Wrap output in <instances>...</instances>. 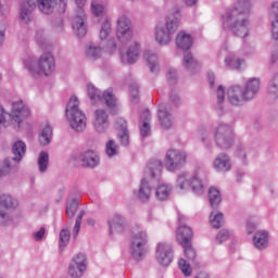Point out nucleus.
<instances>
[{"label": "nucleus", "instance_id": "obj_56", "mask_svg": "<svg viewBox=\"0 0 278 278\" xmlns=\"http://www.w3.org/2000/svg\"><path fill=\"white\" fill-rule=\"evenodd\" d=\"M247 229H248V233H253V230L255 229V225L248 223Z\"/></svg>", "mask_w": 278, "mask_h": 278}, {"label": "nucleus", "instance_id": "obj_7", "mask_svg": "<svg viewBox=\"0 0 278 278\" xmlns=\"http://www.w3.org/2000/svg\"><path fill=\"white\" fill-rule=\"evenodd\" d=\"M179 17H168L165 26H156L155 40L159 45H168L173 38V34L179 29Z\"/></svg>", "mask_w": 278, "mask_h": 278}, {"label": "nucleus", "instance_id": "obj_11", "mask_svg": "<svg viewBox=\"0 0 278 278\" xmlns=\"http://www.w3.org/2000/svg\"><path fill=\"white\" fill-rule=\"evenodd\" d=\"M87 92L91 101H103L108 105V108H114L116 105V99L114 98V91L112 89H108L104 91L103 96L99 92V89L93 85L87 86Z\"/></svg>", "mask_w": 278, "mask_h": 278}, {"label": "nucleus", "instance_id": "obj_50", "mask_svg": "<svg viewBox=\"0 0 278 278\" xmlns=\"http://www.w3.org/2000/svg\"><path fill=\"white\" fill-rule=\"evenodd\" d=\"M228 238L229 232L227 230H222L217 233L216 241L218 242V244H223V242H225V240H227Z\"/></svg>", "mask_w": 278, "mask_h": 278}, {"label": "nucleus", "instance_id": "obj_29", "mask_svg": "<svg viewBox=\"0 0 278 278\" xmlns=\"http://www.w3.org/2000/svg\"><path fill=\"white\" fill-rule=\"evenodd\" d=\"M214 167L216 170H229V168H231L229 157H227L225 154L217 156L214 161Z\"/></svg>", "mask_w": 278, "mask_h": 278}, {"label": "nucleus", "instance_id": "obj_21", "mask_svg": "<svg viewBox=\"0 0 278 278\" xmlns=\"http://www.w3.org/2000/svg\"><path fill=\"white\" fill-rule=\"evenodd\" d=\"M176 45L178 49L188 50L192 47V36L181 30L176 36Z\"/></svg>", "mask_w": 278, "mask_h": 278}, {"label": "nucleus", "instance_id": "obj_47", "mask_svg": "<svg viewBox=\"0 0 278 278\" xmlns=\"http://www.w3.org/2000/svg\"><path fill=\"white\" fill-rule=\"evenodd\" d=\"M71 240V232L66 229L61 230L60 232V248L66 247L67 242Z\"/></svg>", "mask_w": 278, "mask_h": 278}, {"label": "nucleus", "instance_id": "obj_49", "mask_svg": "<svg viewBox=\"0 0 278 278\" xmlns=\"http://www.w3.org/2000/svg\"><path fill=\"white\" fill-rule=\"evenodd\" d=\"M184 62H185L187 68H190V66H195L197 65V62H194V59L192 58V53H187L184 56Z\"/></svg>", "mask_w": 278, "mask_h": 278}, {"label": "nucleus", "instance_id": "obj_10", "mask_svg": "<svg viewBox=\"0 0 278 278\" xmlns=\"http://www.w3.org/2000/svg\"><path fill=\"white\" fill-rule=\"evenodd\" d=\"M116 36L118 41L123 42L124 45H127V42L131 41V38H134V33L131 31V22L125 15H122L117 20Z\"/></svg>", "mask_w": 278, "mask_h": 278}, {"label": "nucleus", "instance_id": "obj_61", "mask_svg": "<svg viewBox=\"0 0 278 278\" xmlns=\"http://www.w3.org/2000/svg\"><path fill=\"white\" fill-rule=\"evenodd\" d=\"M4 37H5V35L3 34V31H0V42H3Z\"/></svg>", "mask_w": 278, "mask_h": 278}, {"label": "nucleus", "instance_id": "obj_6", "mask_svg": "<svg viewBox=\"0 0 278 278\" xmlns=\"http://www.w3.org/2000/svg\"><path fill=\"white\" fill-rule=\"evenodd\" d=\"M26 68L31 75H45L48 77V75H51L55 71V59L52 53L47 52L39 58L35 67L26 63Z\"/></svg>", "mask_w": 278, "mask_h": 278}, {"label": "nucleus", "instance_id": "obj_48", "mask_svg": "<svg viewBox=\"0 0 278 278\" xmlns=\"http://www.w3.org/2000/svg\"><path fill=\"white\" fill-rule=\"evenodd\" d=\"M270 94H276L278 97V74L274 76L271 84L269 86Z\"/></svg>", "mask_w": 278, "mask_h": 278}, {"label": "nucleus", "instance_id": "obj_17", "mask_svg": "<svg viewBox=\"0 0 278 278\" xmlns=\"http://www.w3.org/2000/svg\"><path fill=\"white\" fill-rule=\"evenodd\" d=\"M178 186L180 190H186L191 187L195 194H203V184L197 177L189 179L188 176L182 175L178 178Z\"/></svg>", "mask_w": 278, "mask_h": 278}, {"label": "nucleus", "instance_id": "obj_36", "mask_svg": "<svg viewBox=\"0 0 278 278\" xmlns=\"http://www.w3.org/2000/svg\"><path fill=\"white\" fill-rule=\"evenodd\" d=\"M49 166V153L41 152L38 157V168L40 173H45Z\"/></svg>", "mask_w": 278, "mask_h": 278}, {"label": "nucleus", "instance_id": "obj_57", "mask_svg": "<svg viewBox=\"0 0 278 278\" xmlns=\"http://www.w3.org/2000/svg\"><path fill=\"white\" fill-rule=\"evenodd\" d=\"M168 76H169V81H173V79H176L177 74L175 72H169Z\"/></svg>", "mask_w": 278, "mask_h": 278}, {"label": "nucleus", "instance_id": "obj_13", "mask_svg": "<svg viewBox=\"0 0 278 278\" xmlns=\"http://www.w3.org/2000/svg\"><path fill=\"white\" fill-rule=\"evenodd\" d=\"M155 258L161 266H168L173 262V245L166 242L157 243Z\"/></svg>", "mask_w": 278, "mask_h": 278}, {"label": "nucleus", "instance_id": "obj_20", "mask_svg": "<svg viewBox=\"0 0 278 278\" xmlns=\"http://www.w3.org/2000/svg\"><path fill=\"white\" fill-rule=\"evenodd\" d=\"M109 121L108 113L103 109H98L93 114V126L98 131H104L108 129Z\"/></svg>", "mask_w": 278, "mask_h": 278}, {"label": "nucleus", "instance_id": "obj_18", "mask_svg": "<svg viewBox=\"0 0 278 278\" xmlns=\"http://www.w3.org/2000/svg\"><path fill=\"white\" fill-rule=\"evenodd\" d=\"M140 55V45L132 43L126 52L121 53L122 64H135Z\"/></svg>", "mask_w": 278, "mask_h": 278}, {"label": "nucleus", "instance_id": "obj_19", "mask_svg": "<svg viewBox=\"0 0 278 278\" xmlns=\"http://www.w3.org/2000/svg\"><path fill=\"white\" fill-rule=\"evenodd\" d=\"M192 238H194V232L190 226H180L176 231V241L180 247L192 243Z\"/></svg>", "mask_w": 278, "mask_h": 278}, {"label": "nucleus", "instance_id": "obj_25", "mask_svg": "<svg viewBox=\"0 0 278 278\" xmlns=\"http://www.w3.org/2000/svg\"><path fill=\"white\" fill-rule=\"evenodd\" d=\"M123 225H124L123 217H121L119 215H114L109 220L110 233H114V231H116L117 233H121V231L125 229Z\"/></svg>", "mask_w": 278, "mask_h": 278}, {"label": "nucleus", "instance_id": "obj_1", "mask_svg": "<svg viewBox=\"0 0 278 278\" xmlns=\"http://www.w3.org/2000/svg\"><path fill=\"white\" fill-rule=\"evenodd\" d=\"M251 12V3L249 0H238L237 5L222 15V24L224 29L238 36V38H247L249 36V13Z\"/></svg>", "mask_w": 278, "mask_h": 278}, {"label": "nucleus", "instance_id": "obj_63", "mask_svg": "<svg viewBox=\"0 0 278 278\" xmlns=\"http://www.w3.org/2000/svg\"><path fill=\"white\" fill-rule=\"evenodd\" d=\"M195 278H208V277H207V276H204V277L198 276V277H195Z\"/></svg>", "mask_w": 278, "mask_h": 278}, {"label": "nucleus", "instance_id": "obj_14", "mask_svg": "<svg viewBox=\"0 0 278 278\" xmlns=\"http://www.w3.org/2000/svg\"><path fill=\"white\" fill-rule=\"evenodd\" d=\"M29 108L23 103V101H15L12 104L11 114L9 115L10 118L14 123H17V126L21 127V123H23V118H27L29 116Z\"/></svg>", "mask_w": 278, "mask_h": 278}, {"label": "nucleus", "instance_id": "obj_9", "mask_svg": "<svg viewBox=\"0 0 278 278\" xmlns=\"http://www.w3.org/2000/svg\"><path fill=\"white\" fill-rule=\"evenodd\" d=\"M15 207H18V201L14 200L12 197L2 195L0 198V225H2V227L12 223V216L3 212V210H15Z\"/></svg>", "mask_w": 278, "mask_h": 278}, {"label": "nucleus", "instance_id": "obj_52", "mask_svg": "<svg viewBox=\"0 0 278 278\" xmlns=\"http://www.w3.org/2000/svg\"><path fill=\"white\" fill-rule=\"evenodd\" d=\"M10 173V161L5 160L3 167L0 169V177Z\"/></svg>", "mask_w": 278, "mask_h": 278}, {"label": "nucleus", "instance_id": "obj_34", "mask_svg": "<svg viewBox=\"0 0 278 278\" xmlns=\"http://www.w3.org/2000/svg\"><path fill=\"white\" fill-rule=\"evenodd\" d=\"M162 161H154L148 165V175L150 177H155V175L162 174Z\"/></svg>", "mask_w": 278, "mask_h": 278}, {"label": "nucleus", "instance_id": "obj_51", "mask_svg": "<svg viewBox=\"0 0 278 278\" xmlns=\"http://www.w3.org/2000/svg\"><path fill=\"white\" fill-rule=\"evenodd\" d=\"M149 134H151V126L149 125V123L143 122V125L141 127V136L146 138V136H148Z\"/></svg>", "mask_w": 278, "mask_h": 278}, {"label": "nucleus", "instance_id": "obj_40", "mask_svg": "<svg viewBox=\"0 0 278 278\" xmlns=\"http://www.w3.org/2000/svg\"><path fill=\"white\" fill-rule=\"evenodd\" d=\"M103 51L100 47H92L90 46L86 52L87 58H90L91 60H98V58H101V54Z\"/></svg>", "mask_w": 278, "mask_h": 278}, {"label": "nucleus", "instance_id": "obj_55", "mask_svg": "<svg viewBox=\"0 0 278 278\" xmlns=\"http://www.w3.org/2000/svg\"><path fill=\"white\" fill-rule=\"evenodd\" d=\"M45 228H40L37 232H35L34 238L35 240H42L45 238Z\"/></svg>", "mask_w": 278, "mask_h": 278}, {"label": "nucleus", "instance_id": "obj_39", "mask_svg": "<svg viewBox=\"0 0 278 278\" xmlns=\"http://www.w3.org/2000/svg\"><path fill=\"white\" fill-rule=\"evenodd\" d=\"M210 223L215 229H220V227H223V213H217L215 215L214 213H211Z\"/></svg>", "mask_w": 278, "mask_h": 278}, {"label": "nucleus", "instance_id": "obj_3", "mask_svg": "<svg viewBox=\"0 0 278 278\" xmlns=\"http://www.w3.org/2000/svg\"><path fill=\"white\" fill-rule=\"evenodd\" d=\"M260 90V79L252 78L242 90L239 86H232L228 89V101L231 105H242L244 101H251Z\"/></svg>", "mask_w": 278, "mask_h": 278}, {"label": "nucleus", "instance_id": "obj_22", "mask_svg": "<svg viewBox=\"0 0 278 278\" xmlns=\"http://www.w3.org/2000/svg\"><path fill=\"white\" fill-rule=\"evenodd\" d=\"M117 130H118V138L124 144V147H127L129 144V132L127 131V122L123 118H119L117 121Z\"/></svg>", "mask_w": 278, "mask_h": 278}, {"label": "nucleus", "instance_id": "obj_37", "mask_svg": "<svg viewBox=\"0 0 278 278\" xmlns=\"http://www.w3.org/2000/svg\"><path fill=\"white\" fill-rule=\"evenodd\" d=\"M178 268L185 277H190V275H192V267L190 266V263L184 258L178 260Z\"/></svg>", "mask_w": 278, "mask_h": 278}, {"label": "nucleus", "instance_id": "obj_58", "mask_svg": "<svg viewBox=\"0 0 278 278\" xmlns=\"http://www.w3.org/2000/svg\"><path fill=\"white\" fill-rule=\"evenodd\" d=\"M208 83H210V86L212 88L214 86V74L208 75Z\"/></svg>", "mask_w": 278, "mask_h": 278}, {"label": "nucleus", "instance_id": "obj_45", "mask_svg": "<svg viewBox=\"0 0 278 278\" xmlns=\"http://www.w3.org/2000/svg\"><path fill=\"white\" fill-rule=\"evenodd\" d=\"M79 207V204L77 203V201L72 200L66 207V214L70 218H73V216H75V213L77 212Z\"/></svg>", "mask_w": 278, "mask_h": 278}, {"label": "nucleus", "instance_id": "obj_53", "mask_svg": "<svg viewBox=\"0 0 278 278\" xmlns=\"http://www.w3.org/2000/svg\"><path fill=\"white\" fill-rule=\"evenodd\" d=\"M217 99L219 103H223V101H225V88L223 86H219L217 89Z\"/></svg>", "mask_w": 278, "mask_h": 278}, {"label": "nucleus", "instance_id": "obj_16", "mask_svg": "<svg viewBox=\"0 0 278 278\" xmlns=\"http://www.w3.org/2000/svg\"><path fill=\"white\" fill-rule=\"evenodd\" d=\"M86 273V255L78 254L70 264L68 274L73 278H79Z\"/></svg>", "mask_w": 278, "mask_h": 278}, {"label": "nucleus", "instance_id": "obj_26", "mask_svg": "<svg viewBox=\"0 0 278 278\" xmlns=\"http://www.w3.org/2000/svg\"><path fill=\"white\" fill-rule=\"evenodd\" d=\"M253 242L256 249H266L268 247V232L257 231L253 238Z\"/></svg>", "mask_w": 278, "mask_h": 278}, {"label": "nucleus", "instance_id": "obj_44", "mask_svg": "<svg viewBox=\"0 0 278 278\" xmlns=\"http://www.w3.org/2000/svg\"><path fill=\"white\" fill-rule=\"evenodd\" d=\"M91 12L92 14H94V16H101L103 12H105V9L102 7L101 3H99V1L93 0L91 2Z\"/></svg>", "mask_w": 278, "mask_h": 278}, {"label": "nucleus", "instance_id": "obj_2", "mask_svg": "<svg viewBox=\"0 0 278 278\" xmlns=\"http://www.w3.org/2000/svg\"><path fill=\"white\" fill-rule=\"evenodd\" d=\"M36 3L40 12L43 14H51L58 5V0H22L21 2V21L22 23H29L31 21V11L36 8ZM60 5L66 7V0H59Z\"/></svg>", "mask_w": 278, "mask_h": 278}, {"label": "nucleus", "instance_id": "obj_38", "mask_svg": "<svg viewBox=\"0 0 278 278\" xmlns=\"http://www.w3.org/2000/svg\"><path fill=\"white\" fill-rule=\"evenodd\" d=\"M225 62L227 64V66H230V68H240V66H242V64H244V61L236 58L235 55H228L225 59Z\"/></svg>", "mask_w": 278, "mask_h": 278}, {"label": "nucleus", "instance_id": "obj_28", "mask_svg": "<svg viewBox=\"0 0 278 278\" xmlns=\"http://www.w3.org/2000/svg\"><path fill=\"white\" fill-rule=\"evenodd\" d=\"M27 151V146L23 141H17L13 144V160L15 162H21L23 160V155H25Z\"/></svg>", "mask_w": 278, "mask_h": 278}, {"label": "nucleus", "instance_id": "obj_60", "mask_svg": "<svg viewBox=\"0 0 278 278\" xmlns=\"http://www.w3.org/2000/svg\"><path fill=\"white\" fill-rule=\"evenodd\" d=\"M198 0H185L187 5H194Z\"/></svg>", "mask_w": 278, "mask_h": 278}, {"label": "nucleus", "instance_id": "obj_23", "mask_svg": "<svg viewBox=\"0 0 278 278\" xmlns=\"http://www.w3.org/2000/svg\"><path fill=\"white\" fill-rule=\"evenodd\" d=\"M143 60H146L151 73H157L160 71V63L157 61V55L150 50L143 53Z\"/></svg>", "mask_w": 278, "mask_h": 278}, {"label": "nucleus", "instance_id": "obj_59", "mask_svg": "<svg viewBox=\"0 0 278 278\" xmlns=\"http://www.w3.org/2000/svg\"><path fill=\"white\" fill-rule=\"evenodd\" d=\"M151 117V113L149 112V110H146L144 112H143V118L146 119V121H148V118H150Z\"/></svg>", "mask_w": 278, "mask_h": 278}, {"label": "nucleus", "instance_id": "obj_46", "mask_svg": "<svg viewBox=\"0 0 278 278\" xmlns=\"http://www.w3.org/2000/svg\"><path fill=\"white\" fill-rule=\"evenodd\" d=\"M84 216H86V212L81 211L76 218L74 226V238H77L79 235V229H81V220H84Z\"/></svg>", "mask_w": 278, "mask_h": 278}, {"label": "nucleus", "instance_id": "obj_12", "mask_svg": "<svg viewBox=\"0 0 278 278\" xmlns=\"http://www.w3.org/2000/svg\"><path fill=\"white\" fill-rule=\"evenodd\" d=\"M186 160H188L186 152L170 149L166 153L165 166L167 170H177V168L186 164Z\"/></svg>", "mask_w": 278, "mask_h": 278}, {"label": "nucleus", "instance_id": "obj_43", "mask_svg": "<svg viewBox=\"0 0 278 278\" xmlns=\"http://www.w3.org/2000/svg\"><path fill=\"white\" fill-rule=\"evenodd\" d=\"M105 153L109 157H112L118 153V146L113 140H110L105 146Z\"/></svg>", "mask_w": 278, "mask_h": 278}, {"label": "nucleus", "instance_id": "obj_62", "mask_svg": "<svg viewBox=\"0 0 278 278\" xmlns=\"http://www.w3.org/2000/svg\"><path fill=\"white\" fill-rule=\"evenodd\" d=\"M88 225H94V219H88Z\"/></svg>", "mask_w": 278, "mask_h": 278}, {"label": "nucleus", "instance_id": "obj_30", "mask_svg": "<svg viewBox=\"0 0 278 278\" xmlns=\"http://www.w3.org/2000/svg\"><path fill=\"white\" fill-rule=\"evenodd\" d=\"M53 137V129H51V126L47 124L45 128L41 131V135L39 137V142L42 144V147H47L49 142H51V138Z\"/></svg>", "mask_w": 278, "mask_h": 278}, {"label": "nucleus", "instance_id": "obj_24", "mask_svg": "<svg viewBox=\"0 0 278 278\" xmlns=\"http://www.w3.org/2000/svg\"><path fill=\"white\" fill-rule=\"evenodd\" d=\"M83 166H88L89 168H94L99 164V155L94 151H87L81 155Z\"/></svg>", "mask_w": 278, "mask_h": 278}, {"label": "nucleus", "instance_id": "obj_64", "mask_svg": "<svg viewBox=\"0 0 278 278\" xmlns=\"http://www.w3.org/2000/svg\"><path fill=\"white\" fill-rule=\"evenodd\" d=\"M113 49H116V45H113Z\"/></svg>", "mask_w": 278, "mask_h": 278}, {"label": "nucleus", "instance_id": "obj_32", "mask_svg": "<svg viewBox=\"0 0 278 278\" xmlns=\"http://www.w3.org/2000/svg\"><path fill=\"white\" fill-rule=\"evenodd\" d=\"M155 197L159 201H166L170 197V187L166 185H160L156 188Z\"/></svg>", "mask_w": 278, "mask_h": 278}, {"label": "nucleus", "instance_id": "obj_8", "mask_svg": "<svg viewBox=\"0 0 278 278\" xmlns=\"http://www.w3.org/2000/svg\"><path fill=\"white\" fill-rule=\"evenodd\" d=\"M74 1L78 8V11H77V15L73 20L72 27L76 33V35L78 36V38H81L86 36V34L88 33V30L86 29V13H84V8H86L87 0H74Z\"/></svg>", "mask_w": 278, "mask_h": 278}, {"label": "nucleus", "instance_id": "obj_15", "mask_svg": "<svg viewBox=\"0 0 278 278\" xmlns=\"http://www.w3.org/2000/svg\"><path fill=\"white\" fill-rule=\"evenodd\" d=\"M231 128L227 125H219L215 132L216 143L222 147V149H229L231 147Z\"/></svg>", "mask_w": 278, "mask_h": 278}, {"label": "nucleus", "instance_id": "obj_27", "mask_svg": "<svg viewBox=\"0 0 278 278\" xmlns=\"http://www.w3.org/2000/svg\"><path fill=\"white\" fill-rule=\"evenodd\" d=\"M270 14L275 17V21L271 22V38L278 40V2L271 4Z\"/></svg>", "mask_w": 278, "mask_h": 278}, {"label": "nucleus", "instance_id": "obj_4", "mask_svg": "<svg viewBox=\"0 0 278 278\" xmlns=\"http://www.w3.org/2000/svg\"><path fill=\"white\" fill-rule=\"evenodd\" d=\"M65 112L72 129H75V131H84L86 129V114L79 110L77 97L70 99Z\"/></svg>", "mask_w": 278, "mask_h": 278}, {"label": "nucleus", "instance_id": "obj_35", "mask_svg": "<svg viewBox=\"0 0 278 278\" xmlns=\"http://www.w3.org/2000/svg\"><path fill=\"white\" fill-rule=\"evenodd\" d=\"M149 197H151V187L149 186V182L143 179L139 189V199L141 201H147L149 200Z\"/></svg>", "mask_w": 278, "mask_h": 278}, {"label": "nucleus", "instance_id": "obj_54", "mask_svg": "<svg viewBox=\"0 0 278 278\" xmlns=\"http://www.w3.org/2000/svg\"><path fill=\"white\" fill-rule=\"evenodd\" d=\"M5 116H8V113L3 106H0V125H5Z\"/></svg>", "mask_w": 278, "mask_h": 278}, {"label": "nucleus", "instance_id": "obj_42", "mask_svg": "<svg viewBox=\"0 0 278 278\" xmlns=\"http://www.w3.org/2000/svg\"><path fill=\"white\" fill-rule=\"evenodd\" d=\"M184 249L185 256L188 260H194L197 257V251H194V248L192 247V243H187L185 245H181Z\"/></svg>", "mask_w": 278, "mask_h": 278}, {"label": "nucleus", "instance_id": "obj_41", "mask_svg": "<svg viewBox=\"0 0 278 278\" xmlns=\"http://www.w3.org/2000/svg\"><path fill=\"white\" fill-rule=\"evenodd\" d=\"M111 31H112V25L110 24L109 21H105L101 26L100 39L105 40V38L110 36Z\"/></svg>", "mask_w": 278, "mask_h": 278}, {"label": "nucleus", "instance_id": "obj_33", "mask_svg": "<svg viewBox=\"0 0 278 278\" xmlns=\"http://www.w3.org/2000/svg\"><path fill=\"white\" fill-rule=\"evenodd\" d=\"M208 199L212 207H218L220 205V191L216 188H211L208 190Z\"/></svg>", "mask_w": 278, "mask_h": 278}, {"label": "nucleus", "instance_id": "obj_31", "mask_svg": "<svg viewBox=\"0 0 278 278\" xmlns=\"http://www.w3.org/2000/svg\"><path fill=\"white\" fill-rule=\"evenodd\" d=\"M159 121L163 129H170V127H173V119L170 118V115L164 110L159 111Z\"/></svg>", "mask_w": 278, "mask_h": 278}, {"label": "nucleus", "instance_id": "obj_5", "mask_svg": "<svg viewBox=\"0 0 278 278\" xmlns=\"http://www.w3.org/2000/svg\"><path fill=\"white\" fill-rule=\"evenodd\" d=\"M149 242V237L147 232L140 228V226H135L131 228V255L135 260H140L147 255V244Z\"/></svg>", "mask_w": 278, "mask_h": 278}]
</instances>
